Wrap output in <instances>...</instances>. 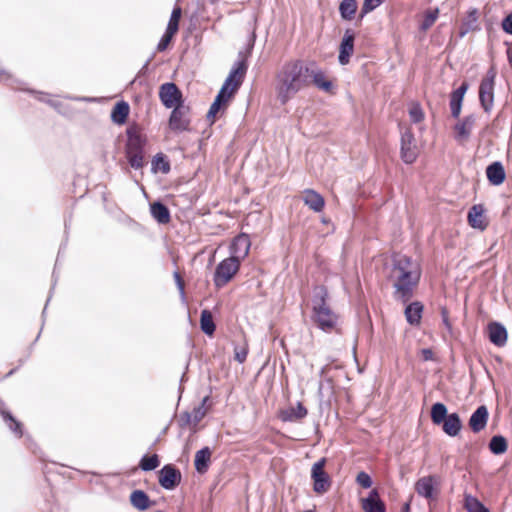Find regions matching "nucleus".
I'll return each instance as SVG.
<instances>
[{
  "instance_id": "obj_1",
  "label": "nucleus",
  "mask_w": 512,
  "mask_h": 512,
  "mask_svg": "<svg viewBox=\"0 0 512 512\" xmlns=\"http://www.w3.org/2000/svg\"><path fill=\"white\" fill-rule=\"evenodd\" d=\"M311 69L301 59L286 62L276 76L277 99L282 105L296 95L310 81Z\"/></svg>"
},
{
  "instance_id": "obj_2",
  "label": "nucleus",
  "mask_w": 512,
  "mask_h": 512,
  "mask_svg": "<svg viewBox=\"0 0 512 512\" xmlns=\"http://www.w3.org/2000/svg\"><path fill=\"white\" fill-rule=\"evenodd\" d=\"M328 298L329 292L325 285L314 286L312 295V318L317 324V327L325 332L334 329L338 320L337 314L327 303Z\"/></svg>"
},
{
  "instance_id": "obj_3",
  "label": "nucleus",
  "mask_w": 512,
  "mask_h": 512,
  "mask_svg": "<svg viewBox=\"0 0 512 512\" xmlns=\"http://www.w3.org/2000/svg\"><path fill=\"white\" fill-rule=\"evenodd\" d=\"M147 137L141 132V127L133 122L126 129L125 157L129 166L135 170L145 165V147Z\"/></svg>"
},
{
  "instance_id": "obj_4",
  "label": "nucleus",
  "mask_w": 512,
  "mask_h": 512,
  "mask_svg": "<svg viewBox=\"0 0 512 512\" xmlns=\"http://www.w3.org/2000/svg\"><path fill=\"white\" fill-rule=\"evenodd\" d=\"M397 270L400 274L393 285L395 288V297L403 304H406L414 295V289L420 281V272L403 269L399 265Z\"/></svg>"
},
{
  "instance_id": "obj_5",
  "label": "nucleus",
  "mask_w": 512,
  "mask_h": 512,
  "mask_svg": "<svg viewBox=\"0 0 512 512\" xmlns=\"http://www.w3.org/2000/svg\"><path fill=\"white\" fill-rule=\"evenodd\" d=\"M248 67V59L244 57L243 51H239L238 59L233 63L221 89L235 96L243 84Z\"/></svg>"
},
{
  "instance_id": "obj_6",
  "label": "nucleus",
  "mask_w": 512,
  "mask_h": 512,
  "mask_svg": "<svg viewBox=\"0 0 512 512\" xmlns=\"http://www.w3.org/2000/svg\"><path fill=\"white\" fill-rule=\"evenodd\" d=\"M497 71L492 65L486 72V75L479 85V103L485 113H490L494 104V88Z\"/></svg>"
},
{
  "instance_id": "obj_7",
  "label": "nucleus",
  "mask_w": 512,
  "mask_h": 512,
  "mask_svg": "<svg viewBox=\"0 0 512 512\" xmlns=\"http://www.w3.org/2000/svg\"><path fill=\"white\" fill-rule=\"evenodd\" d=\"M241 264L232 258L221 260L214 271L213 282L216 288H222L227 285L240 270Z\"/></svg>"
},
{
  "instance_id": "obj_8",
  "label": "nucleus",
  "mask_w": 512,
  "mask_h": 512,
  "mask_svg": "<svg viewBox=\"0 0 512 512\" xmlns=\"http://www.w3.org/2000/svg\"><path fill=\"white\" fill-rule=\"evenodd\" d=\"M326 462L327 459L322 457L316 461L311 468L313 491L317 494H323L327 492L332 485V479L324 469Z\"/></svg>"
},
{
  "instance_id": "obj_9",
  "label": "nucleus",
  "mask_w": 512,
  "mask_h": 512,
  "mask_svg": "<svg viewBox=\"0 0 512 512\" xmlns=\"http://www.w3.org/2000/svg\"><path fill=\"white\" fill-rule=\"evenodd\" d=\"M157 477L159 485L167 491L175 490L182 482L180 469L172 463L163 465L157 471Z\"/></svg>"
},
{
  "instance_id": "obj_10",
  "label": "nucleus",
  "mask_w": 512,
  "mask_h": 512,
  "mask_svg": "<svg viewBox=\"0 0 512 512\" xmlns=\"http://www.w3.org/2000/svg\"><path fill=\"white\" fill-rule=\"evenodd\" d=\"M158 94L162 105L167 109L184 104L182 91L174 82L161 84Z\"/></svg>"
},
{
  "instance_id": "obj_11",
  "label": "nucleus",
  "mask_w": 512,
  "mask_h": 512,
  "mask_svg": "<svg viewBox=\"0 0 512 512\" xmlns=\"http://www.w3.org/2000/svg\"><path fill=\"white\" fill-rule=\"evenodd\" d=\"M189 112L190 107L185 104L172 107V111L168 119L169 128L177 133L189 131L191 120L186 117Z\"/></svg>"
},
{
  "instance_id": "obj_12",
  "label": "nucleus",
  "mask_w": 512,
  "mask_h": 512,
  "mask_svg": "<svg viewBox=\"0 0 512 512\" xmlns=\"http://www.w3.org/2000/svg\"><path fill=\"white\" fill-rule=\"evenodd\" d=\"M418 157L417 147L415 145L414 133L411 129H406L401 133L400 138V158L408 165L413 164Z\"/></svg>"
},
{
  "instance_id": "obj_13",
  "label": "nucleus",
  "mask_w": 512,
  "mask_h": 512,
  "mask_svg": "<svg viewBox=\"0 0 512 512\" xmlns=\"http://www.w3.org/2000/svg\"><path fill=\"white\" fill-rule=\"evenodd\" d=\"M251 248L250 237L245 232H240L236 235L229 246V258L233 260H237L241 264V262L248 256Z\"/></svg>"
},
{
  "instance_id": "obj_14",
  "label": "nucleus",
  "mask_w": 512,
  "mask_h": 512,
  "mask_svg": "<svg viewBox=\"0 0 512 512\" xmlns=\"http://www.w3.org/2000/svg\"><path fill=\"white\" fill-rule=\"evenodd\" d=\"M356 32L351 28H346L341 38L338 48V63L345 66L350 63L354 54Z\"/></svg>"
},
{
  "instance_id": "obj_15",
  "label": "nucleus",
  "mask_w": 512,
  "mask_h": 512,
  "mask_svg": "<svg viewBox=\"0 0 512 512\" xmlns=\"http://www.w3.org/2000/svg\"><path fill=\"white\" fill-rule=\"evenodd\" d=\"M233 98L234 96L232 93H228L224 89L220 88L206 114V119L210 125L215 123L217 114L223 113L227 109L229 102Z\"/></svg>"
},
{
  "instance_id": "obj_16",
  "label": "nucleus",
  "mask_w": 512,
  "mask_h": 512,
  "mask_svg": "<svg viewBox=\"0 0 512 512\" xmlns=\"http://www.w3.org/2000/svg\"><path fill=\"white\" fill-rule=\"evenodd\" d=\"M486 336L495 347L502 348L508 341V330L502 322L492 320L486 326Z\"/></svg>"
},
{
  "instance_id": "obj_17",
  "label": "nucleus",
  "mask_w": 512,
  "mask_h": 512,
  "mask_svg": "<svg viewBox=\"0 0 512 512\" xmlns=\"http://www.w3.org/2000/svg\"><path fill=\"white\" fill-rule=\"evenodd\" d=\"M489 420V410L486 405L478 406L470 415L468 426L470 430L477 434L484 430Z\"/></svg>"
},
{
  "instance_id": "obj_18",
  "label": "nucleus",
  "mask_w": 512,
  "mask_h": 512,
  "mask_svg": "<svg viewBox=\"0 0 512 512\" xmlns=\"http://www.w3.org/2000/svg\"><path fill=\"white\" fill-rule=\"evenodd\" d=\"M481 30L479 23V10L475 7L469 8L466 16L462 19L459 28V38L465 37L469 32H477Z\"/></svg>"
},
{
  "instance_id": "obj_19",
  "label": "nucleus",
  "mask_w": 512,
  "mask_h": 512,
  "mask_svg": "<svg viewBox=\"0 0 512 512\" xmlns=\"http://www.w3.org/2000/svg\"><path fill=\"white\" fill-rule=\"evenodd\" d=\"M486 209L483 204L472 205L467 213V221L470 227L480 231H484L488 222L485 216Z\"/></svg>"
},
{
  "instance_id": "obj_20",
  "label": "nucleus",
  "mask_w": 512,
  "mask_h": 512,
  "mask_svg": "<svg viewBox=\"0 0 512 512\" xmlns=\"http://www.w3.org/2000/svg\"><path fill=\"white\" fill-rule=\"evenodd\" d=\"M22 91L30 93L35 96L36 99L40 102L48 104L50 107L54 108L59 114L63 116H69L71 112L70 106L56 100H52L49 98L50 94L42 91H38L31 88H20Z\"/></svg>"
},
{
  "instance_id": "obj_21",
  "label": "nucleus",
  "mask_w": 512,
  "mask_h": 512,
  "mask_svg": "<svg viewBox=\"0 0 512 512\" xmlns=\"http://www.w3.org/2000/svg\"><path fill=\"white\" fill-rule=\"evenodd\" d=\"M417 494L427 500H433L436 497V481L432 475L421 477L415 483Z\"/></svg>"
},
{
  "instance_id": "obj_22",
  "label": "nucleus",
  "mask_w": 512,
  "mask_h": 512,
  "mask_svg": "<svg viewBox=\"0 0 512 512\" xmlns=\"http://www.w3.org/2000/svg\"><path fill=\"white\" fill-rule=\"evenodd\" d=\"M129 501L131 506L140 512H144L157 504L142 489H134L129 495Z\"/></svg>"
},
{
  "instance_id": "obj_23",
  "label": "nucleus",
  "mask_w": 512,
  "mask_h": 512,
  "mask_svg": "<svg viewBox=\"0 0 512 512\" xmlns=\"http://www.w3.org/2000/svg\"><path fill=\"white\" fill-rule=\"evenodd\" d=\"M488 183L492 186H500L506 179V171L501 161L491 162L485 170Z\"/></svg>"
},
{
  "instance_id": "obj_24",
  "label": "nucleus",
  "mask_w": 512,
  "mask_h": 512,
  "mask_svg": "<svg viewBox=\"0 0 512 512\" xmlns=\"http://www.w3.org/2000/svg\"><path fill=\"white\" fill-rule=\"evenodd\" d=\"M310 78L318 90L329 94L335 93L336 86L334 81L327 78L322 69H311Z\"/></svg>"
},
{
  "instance_id": "obj_25",
  "label": "nucleus",
  "mask_w": 512,
  "mask_h": 512,
  "mask_svg": "<svg viewBox=\"0 0 512 512\" xmlns=\"http://www.w3.org/2000/svg\"><path fill=\"white\" fill-rule=\"evenodd\" d=\"M150 214L152 218L160 225H166L171 221V212L169 207L161 200L157 199L150 203Z\"/></svg>"
},
{
  "instance_id": "obj_26",
  "label": "nucleus",
  "mask_w": 512,
  "mask_h": 512,
  "mask_svg": "<svg viewBox=\"0 0 512 512\" xmlns=\"http://www.w3.org/2000/svg\"><path fill=\"white\" fill-rule=\"evenodd\" d=\"M424 312V304L415 300L407 302L404 309V316L407 323L411 326H419Z\"/></svg>"
},
{
  "instance_id": "obj_27",
  "label": "nucleus",
  "mask_w": 512,
  "mask_h": 512,
  "mask_svg": "<svg viewBox=\"0 0 512 512\" xmlns=\"http://www.w3.org/2000/svg\"><path fill=\"white\" fill-rule=\"evenodd\" d=\"M308 414L307 408L302 402L298 401L296 406H289L280 410L279 419L283 422H297L304 419Z\"/></svg>"
},
{
  "instance_id": "obj_28",
  "label": "nucleus",
  "mask_w": 512,
  "mask_h": 512,
  "mask_svg": "<svg viewBox=\"0 0 512 512\" xmlns=\"http://www.w3.org/2000/svg\"><path fill=\"white\" fill-rule=\"evenodd\" d=\"M66 244H67V238L65 239V241L63 243H61L60 245V248H59V251H58V255H57V259H56V262H55V266H54V270L52 272V285H51V288L49 290V295H48V298L46 300V303H45V306H44V309L41 313V318H42V326H41V329L38 333V335L36 336L34 342L31 344L30 346V351L32 350L33 348V345L39 340L40 338V335H41V331L43 329V326H44V323H45V317H46V310H47V306L52 298V294H53V291H54V288L57 284V281H58V275L56 274V269L58 267V263H59V259H60V255L61 253L64 251L65 247H66Z\"/></svg>"
},
{
  "instance_id": "obj_29",
  "label": "nucleus",
  "mask_w": 512,
  "mask_h": 512,
  "mask_svg": "<svg viewBox=\"0 0 512 512\" xmlns=\"http://www.w3.org/2000/svg\"><path fill=\"white\" fill-rule=\"evenodd\" d=\"M438 427L449 437H456L460 434L463 423L457 412H452Z\"/></svg>"
},
{
  "instance_id": "obj_30",
  "label": "nucleus",
  "mask_w": 512,
  "mask_h": 512,
  "mask_svg": "<svg viewBox=\"0 0 512 512\" xmlns=\"http://www.w3.org/2000/svg\"><path fill=\"white\" fill-rule=\"evenodd\" d=\"M362 508L365 512H386L385 502L380 498L377 489H372L362 500Z\"/></svg>"
},
{
  "instance_id": "obj_31",
  "label": "nucleus",
  "mask_w": 512,
  "mask_h": 512,
  "mask_svg": "<svg viewBox=\"0 0 512 512\" xmlns=\"http://www.w3.org/2000/svg\"><path fill=\"white\" fill-rule=\"evenodd\" d=\"M130 114V105L125 100L117 101L111 109L110 118L116 125H124Z\"/></svg>"
},
{
  "instance_id": "obj_32",
  "label": "nucleus",
  "mask_w": 512,
  "mask_h": 512,
  "mask_svg": "<svg viewBox=\"0 0 512 512\" xmlns=\"http://www.w3.org/2000/svg\"><path fill=\"white\" fill-rule=\"evenodd\" d=\"M212 450L208 446H204L195 453L194 467L197 473L205 474L211 464Z\"/></svg>"
},
{
  "instance_id": "obj_33",
  "label": "nucleus",
  "mask_w": 512,
  "mask_h": 512,
  "mask_svg": "<svg viewBox=\"0 0 512 512\" xmlns=\"http://www.w3.org/2000/svg\"><path fill=\"white\" fill-rule=\"evenodd\" d=\"M303 201L306 206L316 213L322 212L325 207L324 197L313 189L304 190Z\"/></svg>"
},
{
  "instance_id": "obj_34",
  "label": "nucleus",
  "mask_w": 512,
  "mask_h": 512,
  "mask_svg": "<svg viewBox=\"0 0 512 512\" xmlns=\"http://www.w3.org/2000/svg\"><path fill=\"white\" fill-rule=\"evenodd\" d=\"M476 121L474 114L466 115L460 122L454 126L456 140H466L469 138L471 129L473 128Z\"/></svg>"
},
{
  "instance_id": "obj_35",
  "label": "nucleus",
  "mask_w": 512,
  "mask_h": 512,
  "mask_svg": "<svg viewBox=\"0 0 512 512\" xmlns=\"http://www.w3.org/2000/svg\"><path fill=\"white\" fill-rule=\"evenodd\" d=\"M358 11L357 0H341L338 6V12L341 20L350 22L355 19Z\"/></svg>"
},
{
  "instance_id": "obj_36",
  "label": "nucleus",
  "mask_w": 512,
  "mask_h": 512,
  "mask_svg": "<svg viewBox=\"0 0 512 512\" xmlns=\"http://www.w3.org/2000/svg\"><path fill=\"white\" fill-rule=\"evenodd\" d=\"M171 171V164L168 156L163 152L156 153L151 160V172L168 174Z\"/></svg>"
},
{
  "instance_id": "obj_37",
  "label": "nucleus",
  "mask_w": 512,
  "mask_h": 512,
  "mask_svg": "<svg viewBox=\"0 0 512 512\" xmlns=\"http://www.w3.org/2000/svg\"><path fill=\"white\" fill-rule=\"evenodd\" d=\"M449 415L448 408L444 403L435 402L431 405L430 419L433 425H440Z\"/></svg>"
},
{
  "instance_id": "obj_38",
  "label": "nucleus",
  "mask_w": 512,
  "mask_h": 512,
  "mask_svg": "<svg viewBox=\"0 0 512 512\" xmlns=\"http://www.w3.org/2000/svg\"><path fill=\"white\" fill-rule=\"evenodd\" d=\"M200 329L201 331L212 337L216 331V324L213 320V315L209 309H203L200 314Z\"/></svg>"
},
{
  "instance_id": "obj_39",
  "label": "nucleus",
  "mask_w": 512,
  "mask_h": 512,
  "mask_svg": "<svg viewBox=\"0 0 512 512\" xmlns=\"http://www.w3.org/2000/svg\"><path fill=\"white\" fill-rule=\"evenodd\" d=\"M488 448L493 455H502L508 450V441L501 434L493 435L488 443Z\"/></svg>"
},
{
  "instance_id": "obj_40",
  "label": "nucleus",
  "mask_w": 512,
  "mask_h": 512,
  "mask_svg": "<svg viewBox=\"0 0 512 512\" xmlns=\"http://www.w3.org/2000/svg\"><path fill=\"white\" fill-rule=\"evenodd\" d=\"M212 406L210 395H206L201 402L193 408V427L195 428L197 424L205 417L209 408Z\"/></svg>"
},
{
  "instance_id": "obj_41",
  "label": "nucleus",
  "mask_w": 512,
  "mask_h": 512,
  "mask_svg": "<svg viewBox=\"0 0 512 512\" xmlns=\"http://www.w3.org/2000/svg\"><path fill=\"white\" fill-rule=\"evenodd\" d=\"M4 422L7 424L9 430L15 435L16 438L20 439L24 436V426L12 412H7L4 415Z\"/></svg>"
},
{
  "instance_id": "obj_42",
  "label": "nucleus",
  "mask_w": 512,
  "mask_h": 512,
  "mask_svg": "<svg viewBox=\"0 0 512 512\" xmlns=\"http://www.w3.org/2000/svg\"><path fill=\"white\" fill-rule=\"evenodd\" d=\"M160 465V457L154 453L152 455L144 454L139 461V468L144 472L153 471Z\"/></svg>"
},
{
  "instance_id": "obj_43",
  "label": "nucleus",
  "mask_w": 512,
  "mask_h": 512,
  "mask_svg": "<svg viewBox=\"0 0 512 512\" xmlns=\"http://www.w3.org/2000/svg\"><path fill=\"white\" fill-rule=\"evenodd\" d=\"M465 506L467 512H490V510L475 496H465Z\"/></svg>"
},
{
  "instance_id": "obj_44",
  "label": "nucleus",
  "mask_w": 512,
  "mask_h": 512,
  "mask_svg": "<svg viewBox=\"0 0 512 512\" xmlns=\"http://www.w3.org/2000/svg\"><path fill=\"white\" fill-rule=\"evenodd\" d=\"M438 16H439L438 8L425 11L423 20L421 21V23L419 25V29L423 32L427 31L435 23Z\"/></svg>"
},
{
  "instance_id": "obj_45",
  "label": "nucleus",
  "mask_w": 512,
  "mask_h": 512,
  "mask_svg": "<svg viewBox=\"0 0 512 512\" xmlns=\"http://www.w3.org/2000/svg\"><path fill=\"white\" fill-rule=\"evenodd\" d=\"M386 0H363L359 15L358 21H362L363 18L374 11L376 8L381 6Z\"/></svg>"
},
{
  "instance_id": "obj_46",
  "label": "nucleus",
  "mask_w": 512,
  "mask_h": 512,
  "mask_svg": "<svg viewBox=\"0 0 512 512\" xmlns=\"http://www.w3.org/2000/svg\"><path fill=\"white\" fill-rule=\"evenodd\" d=\"M181 15H182V9L178 5H175L171 12V16H170V19H169L167 27H166L167 31L172 32L174 34H176L178 32L179 20L181 18Z\"/></svg>"
},
{
  "instance_id": "obj_47",
  "label": "nucleus",
  "mask_w": 512,
  "mask_h": 512,
  "mask_svg": "<svg viewBox=\"0 0 512 512\" xmlns=\"http://www.w3.org/2000/svg\"><path fill=\"white\" fill-rule=\"evenodd\" d=\"M195 10L190 15V27L189 29L192 30V27L195 28L196 24L198 23L200 17L203 16V12L205 9L204 1L203 0H196L195 2Z\"/></svg>"
},
{
  "instance_id": "obj_48",
  "label": "nucleus",
  "mask_w": 512,
  "mask_h": 512,
  "mask_svg": "<svg viewBox=\"0 0 512 512\" xmlns=\"http://www.w3.org/2000/svg\"><path fill=\"white\" fill-rule=\"evenodd\" d=\"M409 117L412 123H420L424 120L425 114L420 103L415 102L409 109Z\"/></svg>"
},
{
  "instance_id": "obj_49",
  "label": "nucleus",
  "mask_w": 512,
  "mask_h": 512,
  "mask_svg": "<svg viewBox=\"0 0 512 512\" xmlns=\"http://www.w3.org/2000/svg\"><path fill=\"white\" fill-rule=\"evenodd\" d=\"M463 101H464L463 99L455 97L450 94L449 106H450L451 116L454 119H458L460 117L462 106H463Z\"/></svg>"
},
{
  "instance_id": "obj_50",
  "label": "nucleus",
  "mask_w": 512,
  "mask_h": 512,
  "mask_svg": "<svg viewBox=\"0 0 512 512\" xmlns=\"http://www.w3.org/2000/svg\"><path fill=\"white\" fill-rule=\"evenodd\" d=\"M355 481L360 487L364 489H369L373 485V479L371 475L366 471H360L357 474Z\"/></svg>"
},
{
  "instance_id": "obj_51",
  "label": "nucleus",
  "mask_w": 512,
  "mask_h": 512,
  "mask_svg": "<svg viewBox=\"0 0 512 512\" xmlns=\"http://www.w3.org/2000/svg\"><path fill=\"white\" fill-rule=\"evenodd\" d=\"M154 57V54H152L147 60L146 62L143 64V66L141 67V69L138 71L136 77L130 82V85H133L135 84L136 82H138L140 85H143L145 82L140 80L142 77H145L147 74H148V71H149V64L150 62L152 61Z\"/></svg>"
},
{
  "instance_id": "obj_52",
  "label": "nucleus",
  "mask_w": 512,
  "mask_h": 512,
  "mask_svg": "<svg viewBox=\"0 0 512 512\" xmlns=\"http://www.w3.org/2000/svg\"><path fill=\"white\" fill-rule=\"evenodd\" d=\"M174 35H175L174 33L165 30V32L163 33V35L161 36V38L157 44L156 50L158 52L165 51L168 48V46L170 45Z\"/></svg>"
},
{
  "instance_id": "obj_53",
  "label": "nucleus",
  "mask_w": 512,
  "mask_h": 512,
  "mask_svg": "<svg viewBox=\"0 0 512 512\" xmlns=\"http://www.w3.org/2000/svg\"><path fill=\"white\" fill-rule=\"evenodd\" d=\"M193 414L189 411H183L178 417V425L184 429L186 426H193Z\"/></svg>"
},
{
  "instance_id": "obj_54",
  "label": "nucleus",
  "mask_w": 512,
  "mask_h": 512,
  "mask_svg": "<svg viewBox=\"0 0 512 512\" xmlns=\"http://www.w3.org/2000/svg\"><path fill=\"white\" fill-rule=\"evenodd\" d=\"M173 278L175 281V285L179 291L180 298L183 302L186 301V293L184 288V281L178 271H174Z\"/></svg>"
},
{
  "instance_id": "obj_55",
  "label": "nucleus",
  "mask_w": 512,
  "mask_h": 512,
  "mask_svg": "<svg viewBox=\"0 0 512 512\" xmlns=\"http://www.w3.org/2000/svg\"><path fill=\"white\" fill-rule=\"evenodd\" d=\"M440 314H441L443 325L445 326L447 332L450 335H452L453 334V326L449 320V312L445 306L441 307Z\"/></svg>"
},
{
  "instance_id": "obj_56",
  "label": "nucleus",
  "mask_w": 512,
  "mask_h": 512,
  "mask_svg": "<svg viewBox=\"0 0 512 512\" xmlns=\"http://www.w3.org/2000/svg\"><path fill=\"white\" fill-rule=\"evenodd\" d=\"M501 28L504 33L512 35V11L502 19Z\"/></svg>"
},
{
  "instance_id": "obj_57",
  "label": "nucleus",
  "mask_w": 512,
  "mask_h": 512,
  "mask_svg": "<svg viewBox=\"0 0 512 512\" xmlns=\"http://www.w3.org/2000/svg\"><path fill=\"white\" fill-rule=\"evenodd\" d=\"M468 89H469V83L467 81H463L459 85V87L454 89L450 94L464 100L465 94L468 91Z\"/></svg>"
},
{
  "instance_id": "obj_58",
  "label": "nucleus",
  "mask_w": 512,
  "mask_h": 512,
  "mask_svg": "<svg viewBox=\"0 0 512 512\" xmlns=\"http://www.w3.org/2000/svg\"><path fill=\"white\" fill-rule=\"evenodd\" d=\"M235 354H234V359L242 364L246 361L247 359V355H248V348L247 347H235Z\"/></svg>"
},
{
  "instance_id": "obj_59",
  "label": "nucleus",
  "mask_w": 512,
  "mask_h": 512,
  "mask_svg": "<svg viewBox=\"0 0 512 512\" xmlns=\"http://www.w3.org/2000/svg\"><path fill=\"white\" fill-rule=\"evenodd\" d=\"M189 364H190V358L187 360V363L185 365V371L182 374V376L180 377L179 387H178V393H179L178 401H180V399L182 397V394L184 392L183 383L188 381L187 371H188V368H189Z\"/></svg>"
},
{
  "instance_id": "obj_60",
  "label": "nucleus",
  "mask_w": 512,
  "mask_h": 512,
  "mask_svg": "<svg viewBox=\"0 0 512 512\" xmlns=\"http://www.w3.org/2000/svg\"><path fill=\"white\" fill-rule=\"evenodd\" d=\"M255 41H256V33H255V31H253V32H251L248 42L246 43V52H243L244 57L246 59L251 55L254 45H255Z\"/></svg>"
},
{
  "instance_id": "obj_61",
  "label": "nucleus",
  "mask_w": 512,
  "mask_h": 512,
  "mask_svg": "<svg viewBox=\"0 0 512 512\" xmlns=\"http://www.w3.org/2000/svg\"><path fill=\"white\" fill-rule=\"evenodd\" d=\"M5 76V82L7 85H9L12 88H17L15 85H21L23 84L22 81L12 77L11 75L7 74L4 70H0V77Z\"/></svg>"
},
{
  "instance_id": "obj_62",
  "label": "nucleus",
  "mask_w": 512,
  "mask_h": 512,
  "mask_svg": "<svg viewBox=\"0 0 512 512\" xmlns=\"http://www.w3.org/2000/svg\"><path fill=\"white\" fill-rule=\"evenodd\" d=\"M411 257L403 256L399 260H394L393 262V269L397 270L398 265L402 267L403 269H408V267L411 265Z\"/></svg>"
},
{
  "instance_id": "obj_63",
  "label": "nucleus",
  "mask_w": 512,
  "mask_h": 512,
  "mask_svg": "<svg viewBox=\"0 0 512 512\" xmlns=\"http://www.w3.org/2000/svg\"><path fill=\"white\" fill-rule=\"evenodd\" d=\"M421 357L424 361L432 360L434 357V352L431 348H423L421 350Z\"/></svg>"
},
{
  "instance_id": "obj_64",
  "label": "nucleus",
  "mask_w": 512,
  "mask_h": 512,
  "mask_svg": "<svg viewBox=\"0 0 512 512\" xmlns=\"http://www.w3.org/2000/svg\"><path fill=\"white\" fill-rule=\"evenodd\" d=\"M506 46H507V59H508V62L512 68V41L509 42V41H505L504 43Z\"/></svg>"
}]
</instances>
